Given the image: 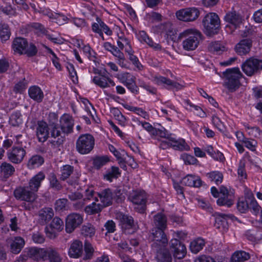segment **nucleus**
Listing matches in <instances>:
<instances>
[{
  "instance_id": "cd10ccee",
  "label": "nucleus",
  "mask_w": 262,
  "mask_h": 262,
  "mask_svg": "<svg viewBox=\"0 0 262 262\" xmlns=\"http://www.w3.org/2000/svg\"><path fill=\"white\" fill-rule=\"evenodd\" d=\"M28 43L27 40L22 37L16 38L13 41L12 48L14 53L19 54H23L28 47Z\"/></svg>"
},
{
  "instance_id": "f03ea898",
  "label": "nucleus",
  "mask_w": 262,
  "mask_h": 262,
  "mask_svg": "<svg viewBox=\"0 0 262 262\" xmlns=\"http://www.w3.org/2000/svg\"><path fill=\"white\" fill-rule=\"evenodd\" d=\"M223 74L225 78L224 85L230 92L235 91L240 85L239 79L242 76L239 68L227 69Z\"/></svg>"
},
{
  "instance_id": "680f3d73",
  "label": "nucleus",
  "mask_w": 262,
  "mask_h": 262,
  "mask_svg": "<svg viewBox=\"0 0 262 262\" xmlns=\"http://www.w3.org/2000/svg\"><path fill=\"white\" fill-rule=\"evenodd\" d=\"M242 142L244 146L249 149L251 151L255 150L257 144V142L256 140L248 138H243Z\"/></svg>"
},
{
  "instance_id": "b1692460",
  "label": "nucleus",
  "mask_w": 262,
  "mask_h": 262,
  "mask_svg": "<svg viewBox=\"0 0 262 262\" xmlns=\"http://www.w3.org/2000/svg\"><path fill=\"white\" fill-rule=\"evenodd\" d=\"M54 211L52 208L45 207L40 209L38 212V222L40 224L44 225L49 222L54 216Z\"/></svg>"
},
{
  "instance_id": "f8f14e48",
  "label": "nucleus",
  "mask_w": 262,
  "mask_h": 262,
  "mask_svg": "<svg viewBox=\"0 0 262 262\" xmlns=\"http://www.w3.org/2000/svg\"><path fill=\"white\" fill-rule=\"evenodd\" d=\"M26 155L25 149L20 146H13L7 152L8 160L14 164H19Z\"/></svg>"
},
{
  "instance_id": "49530a36",
  "label": "nucleus",
  "mask_w": 262,
  "mask_h": 262,
  "mask_svg": "<svg viewBox=\"0 0 262 262\" xmlns=\"http://www.w3.org/2000/svg\"><path fill=\"white\" fill-rule=\"evenodd\" d=\"M208 50L211 52L220 54L225 50V47L218 41L211 42L208 46Z\"/></svg>"
},
{
  "instance_id": "a19ab883",
  "label": "nucleus",
  "mask_w": 262,
  "mask_h": 262,
  "mask_svg": "<svg viewBox=\"0 0 262 262\" xmlns=\"http://www.w3.org/2000/svg\"><path fill=\"white\" fill-rule=\"evenodd\" d=\"M23 122V116L19 111L12 113L9 118V123L13 126H18Z\"/></svg>"
},
{
  "instance_id": "9b49d317",
  "label": "nucleus",
  "mask_w": 262,
  "mask_h": 262,
  "mask_svg": "<svg viewBox=\"0 0 262 262\" xmlns=\"http://www.w3.org/2000/svg\"><path fill=\"white\" fill-rule=\"evenodd\" d=\"M83 216L77 213L69 214L66 220V231L67 233H72L83 222Z\"/></svg>"
},
{
  "instance_id": "c85d7f7f",
  "label": "nucleus",
  "mask_w": 262,
  "mask_h": 262,
  "mask_svg": "<svg viewBox=\"0 0 262 262\" xmlns=\"http://www.w3.org/2000/svg\"><path fill=\"white\" fill-rule=\"evenodd\" d=\"M252 41L250 39H245L242 40L235 46L236 52L239 55H244L248 54L251 50Z\"/></svg>"
},
{
  "instance_id": "79ce46f5",
  "label": "nucleus",
  "mask_w": 262,
  "mask_h": 262,
  "mask_svg": "<svg viewBox=\"0 0 262 262\" xmlns=\"http://www.w3.org/2000/svg\"><path fill=\"white\" fill-rule=\"evenodd\" d=\"M43 162L44 160L41 156L35 155L29 159L27 165L30 169H33L40 166Z\"/></svg>"
},
{
  "instance_id": "dca6fc26",
  "label": "nucleus",
  "mask_w": 262,
  "mask_h": 262,
  "mask_svg": "<svg viewBox=\"0 0 262 262\" xmlns=\"http://www.w3.org/2000/svg\"><path fill=\"white\" fill-rule=\"evenodd\" d=\"M214 227L222 232H225L228 229L227 220L229 219H232L231 214H226L221 213H215Z\"/></svg>"
},
{
  "instance_id": "e433bc0d",
  "label": "nucleus",
  "mask_w": 262,
  "mask_h": 262,
  "mask_svg": "<svg viewBox=\"0 0 262 262\" xmlns=\"http://www.w3.org/2000/svg\"><path fill=\"white\" fill-rule=\"evenodd\" d=\"M0 171L5 178H8L14 173L15 168L10 163L5 162L0 166Z\"/></svg>"
},
{
  "instance_id": "c756f323",
  "label": "nucleus",
  "mask_w": 262,
  "mask_h": 262,
  "mask_svg": "<svg viewBox=\"0 0 262 262\" xmlns=\"http://www.w3.org/2000/svg\"><path fill=\"white\" fill-rule=\"evenodd\" d=\"M28 94L32 99L38 103L42 102L44 98L43 91L37 85L30 86L28 89Z\"/></svg>"
},
{
  "instance_id": "473e14b6",
  "label": "nucleus",
  "mask_w": 262,
  "mask_h": 262,
  "mask_svg": "<svg viewBox=\"0 0 262 262\" xmlns=\"http://www.w3.org/2000/svg\"><path fill=\"white\" fill-rule=\"evenodd\" d=\"M97 196L99 198L101 204L103 207L109 206L112 203L113 193L109 188L104 189L101 192L98 193Z\"/></svg>"
},
{
  "instance_id": "393cba45",
  "label": "nucleus",
  "mask_w": 262,
  "mask_h": 262,
  "mask_svg": "<svg viewBox=\"0 0 262 262\" xmlns=\"http://www.w3.org/2000/svg\"><path fill=\"white\" fill-rule=\"evenodd\" d=\"M52 129L51 130V137L53 138L50 141L54 148L58 147L62 144L64 141L63 138L61 136V132L57 127L56 125H52Z\"/></svg>"
},
{
  "instance_id": "a878e982",
  "label": "nucleus",
  "mask_w": 262,
  "mask_h": 262,
  "mask_svg": "<svg viewBox=\"0 0 262 262\" xmlns=\"http://www.w3.org/2000/svg\"><path fill=\"white\" fill-rule=\"evenodd\" d=\"M92 81L97 86L102 89L108 88L110 86H115V83L110 78L102 75L95 76L92 79Z\"/></svg>"
},
{
  "instance_id": "4468645a",
  "label": "nucleus",
  "mask_w": 262,
  "mask_h": 262,
  "mask_svg": "<svg viewBox=\"0 0 262 262\" xmlns=\"http://www.w3.org/2000/svg\"><path fill=\"white\" fill-rule=\"evenodd\" d=\"M48 124L44 121H38L36 126V136L39 142L46 141L49 137Z\"/></svg>"
},
{
  "instance_id": "7ed1b4c3",
  "label": "nucleus",
  "mask_w": 262,
  "mask_h": 262,
  "mask_svg": "<svg viewBox=\"0 0 262 262\" xmlns=\"http://www.w3.org/2000/svg\"><path fill=\"white\" fill-rule=\"evenodd\" d=\"M148 195L143 190H136L130 193L128 199L134 205V209L140 213L144 212L147 201Z\"/></svg>"
},
{
  "instance_id": "6e6552de",
  "label": "nucleus",
  "mask_w": 262,
  "mask_h": 262,
  "mask_svg": "<svg viewBox=\"0 0 262 262\" xmlns=\"http://www.w3.org/2000/svg\"><path fill=\"white\" fill-rule=\"evenodd\" d=\"M243 71L248 76H251L262 70V60L254 57L247 59L242 65Z\"/></svg>"
},
{
  "instance_id": "58836bf2",
  "label": "nucleus",
  "mask_w": 262,
  "mask_h": 262,
  "mask_svg": "<svg viewBox=\"0 0 262 262\" xmlns=\"http://www.w3.org/2000/svg\"><path fill=\"white\" fill-rule=\"evenodd\" d=\"M249 258V253L244 251H237L232 254L230 262H244Z\"/></svg>"
},
{
  "instance_id": "338daca9",
  "label": "nucleus",
  "mask_w": 262,
  "mask_h": 262,
  "mask_svg": "<svg viewBox=\"0 0 262 262\" xmlns=\"http://www.w3.org/2000/svg\"><path fill=\"white\" fill-rule=\"evenodd\" d=\"M84 251L85 255L83 259L87 260L91 259L93 255L94 249L90 243H85Z\"/></svg>"
},
{
  "instance_id": "0eeeda50",
  "label": "nucleus",
  "mask_w": 262,
  "mask_h": 262,
  "mask_svg": "<svg viewBox=\"0 0 262 262\" xmlns=\"http://www.w3.org/2000/svg\"><path fill=\"white\" fill-rule=\"evenodd\" d=\"M200 14L198 8L196 7H189L181 9L176 13L177 18L184 22H191L195 20Z\"/></svg>"
},
{
  "instance_id": "5701e85b",
  "label": "nucleus",
  "mask_w": 262,
  "mask_h": 262,
  "mask_svg": "<svg viewBox=\"0 0 262 262\" xmlns=\"http://www.w3.org/2000/svg\"><path fill=\"white\" fill-rule=\"evenodd\" d=\"M225 20L233 26L235 29L239 27L242 24L243 18L242 15L235 11H230L224 17Z\"/></svg>"
},
{
  "instance_id": "2eb2a0df",
  "label": "nucleus",
  "mask_w": 262,
  "mask_h": 262,
  "mask_svg": "<svg viewBox=\"0 0 262 262\" xmlns=\"http://www.w3.org/2000/svg\"><path fill=\"white\" fill-rule=\"evenodd\" d=\"M74 121L73 117L68 114L61 116L59 120L60 128L63 133L69 134L73 132Z\"/></svg>"
},
{
  "instance_id": "423d86ee",
  "label": "nucleus",
  "mask_w": 262,
  "mask_h": 262,
  "mask_svg": "<svg viewBox=\"0 0 262 262\" xmlns=\"http://www.w3.org/2000/svg\"><path fill=\"white\" fill-rule=\"evenodd\" d=\"M165 228H155L152 230L151 236L153 243L151 244L152 250H158L161 247H166L168 244V239L164 230Z\"/></svg>"
},
{
  "instance_id": "3c124183",
  "label": "nucleus",
  "mask_w": 262,
  "mask_h": 262,
  "mask_svg": "<svg viewBox=\"0 0 262 262\" xmlns=\"http://www.w3.org/2000/svg\"><path fill=\"white\" fill-rule=\"evenodd\" d=\"M111 113L113 115L115 119L118 121L119 124L123 126L125 125L126 119L118 108H112L111 110Z\"/></svg>"
},
{
  "instance_id": "f704fd0d",
  "label": "nucleus",
  "mask_w": 262,
  "mask_h": 262,
  "mask_svg": "<svg viewBox=\"0 0 262 262\" xmlns=\"http://www.w3.org/2000/svg\"><path fill=\"white\" fill-rule=\"evenodd\" d=\"M166 247H161L158 250H152L156 253V259L157 262H171V258Z\"/></svg>"
},
{
  "instance_id": "5fc2aeb1",
  "label": "nucleus",
  "mask_w": 262,
  "mask_h": 262,
  "mask_svg": "<svg viewBox=\"0 0 262 262\" xmlns=\"http://www.w3.org/2000/svg\"><path fill=\"white\" fill-rule=\"evenodd\" d=\"M152 136L157 139H158V138L160 137L161 138L166 139L169 140V138L171 136V135L169 134L165 128H155V129L154 130L153 134Z\"/></svg>"
},
{
  "instance_id": "052dcab7",
  "label": "nucleus",
  "mask_w": 262,
  "mask_h": 262,
  "mask_svg": "<svg viewBox=\"0 0 262 262\" xmlns=\"http://www.w3.org/2000/svg\"><path fill=\"white\" fill-rule=\"evenodd\" d=\"M237 208L241 213H245L249 209V198L247 200L239 199L237 203Z\"/></svg>"
},
{
  "instance_id": "6e6d98bb",
  "label": "nucleus",
  "mask_w": 262,
  "mask_h": 262,
  "mask_svg": "<svg viewBox=\"0 0 262 262\" xmlns=\"http://www.w3.org/2000/svg\"><path fill=\"white\" fill-rule=\"evenodd\" d=\"M97 23H94L92 25V31L99 35V36L102 38V40H104V37L102 31H101V24L102 23L101 19L97 17Z\"/></svg>"
},
{
  "instance_id": "aec40b11",
  "label": "nucleus",
  "mask_w": 262,
  "mask_h": 262,
  "mask_svg": "<svg viewBox=\"0 0 262 262\" xmlns=\"http://www.w3.org/2000/svg\"><path fill=\"white\" fill-rule=\"evenodd\" d=\"M154 82L159 85H163L167 89L180 90L182 85L179 83L173 81L169 78L162 76H156L154 77Z\"/></svg>"
},
{
  "instance_id": "72a5a7b5",
  "label": "nucleus",
  "mask_w": 262,
  "mask_h": 262,
  "mask_svg": "<svg viewBox=\"0 0 262 262\" xmlns=\"http://www.w3.org/2000/svg\"><path fill=\"white\" fill-rule=\"evenodd\" d=\"M138 38L141 42L147 43L149 46L156 50H160L162 48L159 43H155L144 31H141L139 32Z\"/></svg>"
},
{
  "instance_id": "864d4df0",
  "label": "nucleus",
  "mask_w": 262,
  "mask_h": 262,
  "mask_svg": "<svg viewBox=\"0 0 262 262\" xmlns=\"http://www.w3.org/2000/svg\"><path fill=\"white\" fill-rule=\"evenodd\" d=\"M207 176L208 178L210 179V181L214 182L216 184L222 183L223 181V174L219 171H212L208 173Z\"/></svg>"
},
{
  "instance_id": "7c9ffc66",
  "label": "nucleus",
  "mask_w": 262,
  "mask_h": 262,
  "mask_svg": "<svg viewBox=\"0 0 262 262\" xmlns=\"http://www.w3.org/2000/svg\"><path fill=\"white\" fill-rule=\"evenodd\" d=\"M181 184L185 186L199 187L202 184V181L198 176L188 174L182 179Z\"/></svg>"
},
{
  "instance_id": "de8ad7c7",
  "label": "nucleus",
  "mask_w": 262,
  "mask_h": 262,
  "mask_svg": "<svg viewBox=\"0 0 262 262\" xmlns=\"http://www.w3.org/2000/svg\"><path fill=\"white\" fill-rule=\"evenodd\" d=\"M117 44L119 48L123 50L125 48V51H127L128 48H132L130 41L129 40L125 37L123 35L118 36V39L117 41Z\"/></svg>"
},
{
  "instance_id": "6ab92c4d",
  "label": "nucleus",
  "mask_w": 262,
  "mask_h": 262,
  "mask_svg": "<svg viewBox=\"0 0 262 262\" xmlns=\"http://www.w3.org/2000/svg\"><path fill=\"white\" fill-rule=\"evenodd\" d=\"M170 248L173 252V256L178 259L183 258L186 254L185 245L175 237L170 241Z\"/></svg>"
},
{
  "instance_id": "69168bd1",
  "label": "nucleus",
  "mask_w": 262,
  "mask_h": 262,
  "mask_svg": "<svg viewBox=\"0 0 262 262\" xmlns=\"http://www.w3.org/2000/svg\"><path fill=\"white\" fill-rule=\"evenodd\" d=\"M181 159L186 164H194L198 162V160L193 156L188 154H183L181 156Z\"/></svg>"
},
{
  "instance_id": "13d9d810",
  "label": "nucleus",
  "mask_w": 262,
  "mask_h": 262,
  "mask_svg": "<svg viewBox=\"0 0 262 262\" xmlns=\"http://www.w3.org/2000/svg\"><path fill=\"white\" fill-rule=\"evenodd\" d=\"M10 32L9 27L6 24L0 25V37L3 41H6L9 39Z\"/></svg>"
},
{
  "instance_id": "412c9836",
  "label": "nucleus",
  "mask_w": 262,
  "mask_h": 262,
  "mask_svg": "<svg viewBox=\"0 0 262 262\" xmlns=\"http://www.w3.org/2000/svg\"><path fill=\"white\" fill-rule=\"evenodd\" d=\"M10 251L15 254H18L25 246V242L20 236L12 237L7 240Z\"/></svg>"
},
{
  "instance_id": "bb28decb",
  "label": "nucleus",
  "mask_w": 262,
  "mask_h": 262,
  "mask_svg": "<svg viewBox=\"0 0 262 262\" xmlns=\"http://www.w3.org/2000/svg\"><path fill=\"white\" fill-rule=\"evenodd\" d=\"M46 175L44 172L40 171L33 176L29 181L28 186L30 190L34 191L36 192L42 182L45 179Z\"/></svg>"
},
{
  "instance_id": "774afa93",
  "label": "nucleus",
  "mask_w": 262,
  "mask_h": 262,
  "mask_svg": "<svg viewBox=\"0 0 262 262\" xmlns=\"http://www.w3.org/2000/svg\"><path fill=\"white\" fill-rule=\"evenodd\" d=\"M67 68L69 71L70 76L72 81L76 83L78 82V76L74 66L72 64H68Z\"/></svg>"
},
{
  "instance_id": "a211bd4d",
  "label": "nucleus",
  "mask_w": 262,
  "mask_h": 262,
  "mask_svg": "<svg viewBox=\"0 0 262 262\" xmlns=\"http://www.w3.org/2000/svg\"><path fill=\"white\" fill-rule=\"evenodd\" d=\"M97 194L98 193L95 192L93 186H87L84 192V198L82 200L74 204L73 206L75 209L77 210L82 208L85 205V201L90 200L92 198H94L96 201H98Z\"/></svg>"
},
{
  "instance_id": "4be33fe9",
  "label": "nucleus",
  "mask_w": 262,
  "mask_h": 262,
  "mask_svg": "<svg viewBox=\"0 0 262 262\" xmlns=\"http://www.w3.org/2000/svg\"><path fill=\"white\" fill-rule=\"evenodd\" d=\"M83 244L81 241L75 239L70 244L68 250V255L71 258H78L83 253Z\"/></svg>"
},
{
  "instance_id": "2f4dec72",
  "label": "nucleus",
  "mask_w": 262,
  "mask_h": 262,
  "mask_svg": "<svg viewBox=\"0 0 262 262\" xmlns=\"http://www.w3.org/2000/svg\"><path fill=\"white\" fill-rule=\"evenodd\" d=\"M169 141H170L171 147L174 150L187 151L190 149L189 146L186 143L183 139H176L171 136Z\"/></svg>"
},
{
  "instance_id": "37998d69",
  "label": "nucleus",
  "mask_w": 262,
  "mask_h": 262,
  "mask_svg": "<svg viewBox=\"0 0 262 262\" xmlns=\"http://www.w3.org/2000/svg\"><path fill=\"white\" fill-rule=\"evenodd\" d=\"M154 222L157 228H166L167 220L166 216L162 213H158L155 215Z\"/></svg>"
},
{
  "instance_id": "0e129e2a",
  "label": "nucleus",
  "mask_w": 262,
  "mask_h": 262,
  "mask_svg": "<svg viewBox=\"0 0 262 262\" xmlns=\"http://www.w3.org/2000/svg\"><path fill=\"white\" fill-rule=\"evenodd\" d=\"M50 225L55 229L57 231H60L63 228V222L58 217H54Z\"/></svg>"
},
{
  "instance_id": "9d476101",
  "label": "nucleus",
  "mask_w": 262,
  "mask_h": 262,
  "mask_svg": "<svg viewBox=\"0 0 262 262\" xmlns=\"http://www.w3.org/2000/svg\"><path fill=\"white\" fill-rule=\"evenodd\" d=\"M234 196L233 193L229 191L228 189L221 186L220 188V195L216 203L219 206H225L230 207L234 204Z\"/></svg>"
},
{
  "instance_id": "39448f33",
  "label": "nucleus",
  "mask_w": 262,
  "mask_h": 262,
  "mask_svg": "<svg viewBox=\"0 0 262 262\" xmlns=\"http://www.w3.org/2000/svg\"><path fill=\"white\" fill-rule=\"evenodd\" d=\"M95 145V139L92 135L85 134L79 136L78 138L76 148L77 150L81 154H88L90 153L94 148Z\"/></svg>"
},
{
  "instance_id": "20e7f679",
  "label": "nucleus",
  "mask_w": 262,
  "mask_h": 262,
  "mask_svg": "<svg viewBox=\"0 0 262 262\" xmlns=\"http://www.w3.org/2000/svg\"><path fill=\"white\" fill-rule=\"evenodd\" d=\"M203 24L207 35L211 36L216 34L220 27V20L215 13H209L203 19Z\"/></svg>"
},
{
  "instance_id": "c03bdc74",
  "label": "nucleus",
  "mask_w": 262,
  "mask_h": 262,
  "mask_svg": "<svg viewBox=\"0 0 262 262\" xmlns=\"http://www.w3.org/2000/svg\"><path fill=\"white\" fill-rule=\"evenodd\" d=\"M108 161L109 159L107 156L96 157L93 160V165L95 168L99 169L105 165Z\"/></svg>"
},
{
  "instance_id": "a18cd8bd",
  "label": "nucleus",
  "mask_w": 262,
  "mask_h": 262,
  "mask_svg": "<svg viewBox=\"0 0 262 262\" xmlns=\"http://www.w3.org/2000/svg\"><path fill=\"white\" fill-rule=\"evenodd\" d=\"M74 167L70 165H66L61 168L60 179L64 181L70 177L74 172Z\"/></svg>"
},
{
  "instance_id": "bf43d9fd",
  "label": "nucleus",
  "mask_w": 262,
  "mask_h": 262,
  "mask_svg": "<svg viewBox=\"0 0 262 262\" xmlns=\"http://www.w3.org/2000/svg\"><path fill=\"white\" fill-rule=\"evenodd\" d=\"M49 180L50 181V186L52 188L56 190H59L61 189L62 186L59 182L55 174L51 173L50 175Z\"/></svg>"
},
{
  "instance_id": "4c0bfd02",
  "label": "nucleus",
  "mask_w": 262,
  "mask_h": 262,
  "mask_svg": "<svg viewBox=\"0 0 262 262\" xmlns=\"http://www.w3.org/2000/svg\"><path fill=\"white\" fill-rule=\"evenodd\" d=\"M205 244L203 238H198L190 243V249L192 253L196 254L203 248Z\"/></svg>"
},
{
  "instance_id": "603ef678",
  "label": "nucleus",
  "mask_w": 262,
  "mask_h": 262,
  "mask_svg": "<svg viewBox=\"0 0 262 262\" xmlns=\"http://www.w3.org/2000/svg\"><path fill=\"white\" fill-rule=\"evenodd\" d=\"M126 53H128L129 56V59L132 61V63L138 69V70H141L142 66L139 61L137 56L134 55V51L132 48H128Z\"/></svg>"
},
{
  "instance_id": "e2e57ef3",
  "label": "nucleus",
  "mask_w": 262,
  "mask_h": 262,
  "mask_svg": "<svg viewBox=\"0 0 262 262\" xmlns=\"http://www.w3.org/2000/svg\"><path fill=\"white\" fill-rule=\"evenodd\" d=\"M121 222L125 227L129 228H135L134 221L132 216L123 215L121 217Z\"/></svg>"
},
{
  "instance_id": "ddd939ff",
  "label": "nucleus",
  "mask_w": 262,
  "mask_h": 262,
  "mask_svg": "<svg viewBox=\"0 0 262 262\" xmlns=\"http://www.w3.org/2000/svg\"><path fill=\"white\" fill-rule=\"evenodd\" d=\"M26 256L35 261L47 259V248L32 247L28 249Z\"/></svg>"
},
{
  "instance_id": "f3484780",
  "label": "nucleus",
  "mask_w": 262,
  "mask_h": 262,
  "mask_svg": "<svg viewBox=\"0 0 262 262\" xmlns=\"http://www.w3.org/2000/svg\"><path fill=\"white\" fill-rule=\"evenodd\" d=\"M121 82L134 94H138V87L136 84V77L129 73H124L121 76Z\"/></svg>"
},
{
  "instance_id": "8fccbe9b",
  "label": "nucleus",
  "mask_w": 262,
  "mask_h": 262,
  "mask_svg": "<svg viewBox=\"0 0 262 262\" xmlns=\"http://www.w3.org/2000/svg\"><path fill=\"white\" fill-rule=\"evenodd\" d=\"M30 28L38 35L47 34V31L45 28L40 24L33 23L29 25Z\"/></svg>"
},
{
  "instance_id": "1a4fd4ad",
  "label": "nucleus",
  "mask_w": 262,
  "mask_h": 262,
  "mask_svg": "<svg viewBox=\"0 0 262 262\" xmlns=\"http://www.w3.org/2000/svg\"><path fill=\"white\" fill-rule=\"evenodd\" d=\"M14 195L17 200L29 203L33 202L37 198L36 192L30 190L29 187H19L14 191Z\"/></svg>"
},
{
  "instance_id": "f257e3e1",
  "label": "nucleus",
  "mask_w": 262,
  "mask_h": 262,
  "mask_svg": "<svg viewBox=\"0 0 262 262\" xmlns=\"http://www.w3.org/2000/svg\"><path fill=\"white\" fill-rule=\"evenodd\" d=\"M178 38L182 40V46L184 50L192 51L198 47L203 39V35L199 30L190 28L181 32Z\"/></svg>"
},
{
  "instance_id": "c9c22d12",
  "label": "nucleus",
  "mask_w": 262,
  "mask_h": 262,
  "mask_svg": "<svg viewBox=\"0 0 262 262\" xmlns=\"http://www.w3.org/2000/svg\"><path fill=\"white\" fill-rule=\"evenodd\" d=\"M49 262H61V257L57 250L53 247L47 248V259Z\"/></svg>"
},
{
  "instance_id": "4d7b16f0",
  "label": "nucleus",
  "mask_w": 262,
  "mask_h": 262,
  "mask_svg": "<svg viewBox=\"0 0 262 262\" xmlns=\"http://www.w3.org/2000/svg\"><path fill=\"white\" fill-rule=\"evenodd\" d=\"M81 232L82 234L85 236L92 237L95 233V229L91 224H87L82 227Z\"/></svg>"
},
{
  "instance_id": "09e8293b",
  "label": "nucleus",
  "mask_w": 262,
  "mask_h": 262,
  "mask_svg": "<svg viewBox=\"0 0 262 262\" xmlns=\"http://www.w3.org/2000/svg\"><path fill=\"white\" fill-rule=\"evenodd\" d=\"M103 208V206L101 204L93 202L85 208V211L90 214H95L100 212Z\"/></svg>"
},
{
  "instance_id": "ea45409f",
  "label": "nucleus",
  "mask_w": 262,
  "mask_h": 262,
  "mask_svg": "<svg viewBox=\"0 0 262 262\" xmlns=\"http://www.w3.org/2000/svg\"><path fill=\"white\" fill-rule=\"evenodd\" d=\"M121 174V172L118 167L112 166L111 169H108L105 174H104V179L112 182L113 179L118 178Z\"/></svg>"
}]
</instances>
